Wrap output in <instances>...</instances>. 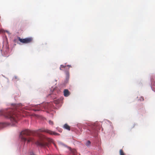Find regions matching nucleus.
<instances>
[{"label": "nucleus", "instance_id": "obj_12", "mask_svg": "<svg viewBox=\"0 0 155 155\" xmlns=\"http://www.w3.org/2000/svg\"><path fill=\"white\" fill-rule=\"evenodd\" d=\"M91 143V142L89 140H88L86 143V145L87 146H88L90 145Z\"/></svg>", "mask_w": 155, "mask_h": 155}, {"label": "nucleus", "instance_id": "obj_17", "mask_svg": "<svg viewBox=\"0 0 155 155\" xmlns=\"http://www.w3.org/2000/svg\"><path fill=\"white\" fill-rule=\"evenodd\" d=\"M134 125H133V126H132V127H131V128H133L134 127Z\"/></svg>", "mask_w": 155, "mask_h": 155}, {"label": "nucleus", "instance_id": "obj_6", "mask_svg": "<svg viewBox=\"0 0 155 155\" xmlns=\"http://www.w3.org/2000/svg\"><path fill=\"white\" fill-rule=\"evenodd\" d=\"M19 41L21 43L27 44L31 43L33 39L31 37L26 38L24 39L21 38L20 37H18Z\"/></svg>", "mask_w": 155, "mask_h": 155}, {"label": "nucleus", "instance_id": "obj_20", "mask_svg": "<svg viewBox=\"0 0 155 155\" xmlns=\"http://www.w3.org/2000/svg\"><path fill=\"white\" fill-rule=\"evenodd\" d=\"M1 31H2V30H0V32H1Z\"/></svg>", "mask_w": 155, "mask_h": 155}, {"label": "nucleus", "instance_id": "obj_18", "mask_svg": "<svg viewBox=\"0 0 155 155\" xmlns=\"http://www.w3.org/2000/svg\"><path fill=\"white\" fill-rule=\"evenodd\" d=\"M6 32L7 33H9L8 31H6Z\"/></svg>", "mask_w": 155, "mask_h": 155}, {"label": "nucleus", "instance_id": "obj_2", "mask_svg": "<svg viewBox=\"0 0 155 155\" xmlns=\"http://www.w3.org/2000/svg\"><path fill=\"white\" fill-rule=\"evenodd\" d=\"M30 131L28 130H25L22 131L20 133V137L21 140L25 142L27 141L28 143L30 142H34L33 139L31 137H29L28 138L26 137L27 136H29L30 134Z\"/></svg>", "mask_w": 155, "mask_h": 155}, {"label": "nucleus", "instance_id": "obj_21", "mask_svg": "<svg viewBox=\"0 0 155 155\" xmlns=\"http://www.w3.org/2000/svg\"><path fill=\"white\" fill-rule=\"evenodd\" d=\"M74 151H75V152H76V150H74Z\"/></svg>", "mask_w": 155, "mask_h": 155}, {"label": "nucleus", "instance_id": "obj_19", "mask_svg": "<svg viewBox=\"0 0 155 155\" xmlns=\"http://www.w3.org/2000/svg\"><path fill=\"white\" fill-rule=\"evenodd\" d=\"M144 100L143 98H142V100Z\"/></svg>", "mask_w": 155, "mask_h": 155}, {"label": "nucleus", "instance_id": "obj_13", "mask_svg": "<svg viewBox=\"0 0 155 155\" xmlns=\"http://www.w3.org/2000/svg\"><path fill=\"white\" fill-rule=\"evenodd\" d=\"M49 124L51 125H53V122L51 120H49Z\"/></svg>", "mask_w": 155, "mask_h": 155}, {"label": "nucleus", "instance_id": "obj_16", "mask_svg": "<svg viewBox=\"0 0 155 155\" xmlns=\"http://www.w3.org/2000/svg\"><path fill=\"white\" fill-rule=\"evenodd\" d=\"M31 155H35L33 153H31Z\"/></svg>", "mask_w": 155, "mask_h": 155}, {"label": "nucleus", "instance_id": "obj_8", "mask_svg": "<svg viewBox=\"0 0 155 155\" xmlns=\"http://www.w3.org/2000/svg\"><path fill=\"white\" fill-rule=\"evenodd\" d=\"M98 127L96 126V124H95L94 125H93L90 130L91 134H96L97 132V129Z\"/></svg>", "mask_w": 155, "mask_h": 155}, {"label": "nucleus", "instance_id": "obj_11", "mask_svg": "<svg viewBox=\"0 0 155 155\" xmlns=\"http://www.w3.org/2000/svg\"><path fill=\"white\" fill-rule=\"evenodd\" d=\"M120 155H125L122 150L121 149L120 150Z\"/></svg>", "mask_w": 155, "mask_h": 155}, {"label": "nucleus", "instance_id": "obj_5", "mask_svg": "<svg viewBox=\"0 0 155 155\" xmlns=\"http://www.w3.org/2000/svg\"><path fill=\"white\" fill-rule=\"evenodd\" d=\"M71 66L70 65H67V66L64 65H61L60 66V69L61 70H63L62 68H64V70H65V72L66 76V83L68 82L69 76V68H71Z\"/></svg>", "mask_w": 155, "mask_h": 155}, {"label": "nucleus", "instance_id": "obj_1", "mask_svg": "<svg viewBox=\"0 0 155 155\" xmlns=\"http://www.w3.org/2000/svg\"><path fill=\"white\" fill-rule=\"evenodd\" d=\"M1 115L10 119L13 125L17 122L18 115L16 114L15 111H13L12 109L0 110V116Z\"/></svg>", "mask_w": 155, "mask_h": 155}, {"label": "nucleus", "instance_id": "obj_4", "mask_svg": "<svg viewBox=\"0 0 155 155\" xmlns=\"http://www.w3.org/2000/svg\"><path fill=\"white\" fill-rule=\"evenodd\" d=\"M50 104L48 103L36 105L35 106V109H33L35 111H39L40 110H43V109H49L50 107Z\"/></svg>", "mask_w": 155, "mask_h": 155}, {"label": "nucleus", "instance_id": "obj_10", "mask_svg": "<svg viewBox=\"0 0 155 155\" xmlns=\"http://www.w3.org/2000/svg\"><path fill=\"white\" fill-rule=\"evenodd\" d=\"M63 127L65 129H66L68 130H70V127L67 124H65L64 125Z\"/></svg>", "mask_w": 155, "mask_h": 155}, {"label": "nucleus", "instance_id": "obj_14", "mask_svg": "<svg viewBox=\"0 0 155 155\" xmlns=\"http://www.w3.org/2000/svg\"><path fill=\"white\" fill-rule=\"evenodd\" d=\"M3 124L2 123H0V128H2L3 127Z\"/></svg>", "mask_w": 155, "mask_h": 155}, {"label": "nucleus", "instance_id": "obj_7", "mask_svg": "<svg viewBox=\"0 0 155 155\" xmlns=\"http://www.w3.org/2000/svg\"><path fill=\"white\" fill-rule=\"evenodd\" d=\"M40 131L42 132H45L48 133L51 135H59V134L55 132L52 131L51 130L45 129H42L39 130Z\"/></svg>", "mask_w": 155, "mask_h": 155}, {"label": "nucleus", "instance_id": "obj_9", "mask_svg": "<svg viewBox=\"0 0 155 155\" xmlns=\"http://www.w3.org/2000/svg\"><path fill=\"white\" fill-rule=\"evenodd\" d=\"M64 95L65 97H68L70 95V93L67 89H65L64 91Z\"/></svg>", "mask_w": 155, "mask_h": 155}, {"label": "nucleus", "instance_id": "obj_3", "mask_svg": "<svg viewBox=\"0 0 155 155\" xmlns=\"http://www.w3.org/2000/svg\"><path fill=\"white\" fill-rule=\"evenodd\" d=\"M52 141L51 139L44 137V139L40 140H38L37 141L36 144L38 146L41 147H45L48 146V143H50Z\"/></svg>", "mask_w": 155, "mask_h": 155}, {"label": "nucleus", "instance_id": "obj_15", "mask_svg": "<svg viewBox=\"0 0 155 155\" xmlns=\"http://www.w3.org/2000/svg\"><path fill=\"white\" fill-rule=\"evenodd\" d=\"M59 102V101L56 100L54 101V103L55 104H58Z\"/></svg>", "mask_w": 155, "mask_h": 155}]
</instances>
